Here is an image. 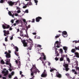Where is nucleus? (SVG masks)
<instances>
[{"mask_svg":"<svg viewBox=\"0 0 79 79\" xmlns=\"http://www.w3.org/2000/svg\"><path fill=\"white\" fill-rule=\"evenodd\" d=\"M69 65L67 64H65L63 65V66L64 67V68H63V70H65L66 71H68L69 70V68H68Z\"/></svg>","mask_w":79,"mask_h":79,"instance_id":"1","label":"nucleus"},{"mask_svg":"<svg viewBox=\"0 0 79 79\" xmlns=\"http://www.w3.org/2000/svg\"><path fill=\"white\" fill-rule=\"evenodd\" d=\"M3 69L4 70L2 71V74H4V76H6L8 74V71L6 70V72H5V71L6 70V69Z\"/></svg>","mask_w":79,"mask_h":79,"instance_id":"2","label":"nucleus"},{"mask_svg":"<svg viewBox=\"0 0 79 79\" xmlns=\"http://www.w3.org/2000/svg\"><path fill=\"white\" fill-rule=\"evenodd\" d=\"M61 40H60V42L57 41L56 42L55 44H54V45L55 46V45H56V44H57V46H56V47H57V48H60V44H61Z\"/></svg>","mask_w":79,"mask_h":79,"instance_id":"3","label":"nucleus"},{"mask_svg":"<svg viewBox=\"0 0 79 79\" xmlns=\"http://www.w3.org/2000/svg\"><path fill=\"white\" fill-rule=\"evenodd\" d=\"M15 53L16 56H19V54H18V52L19 51V50L18 49V48L17 47L15 46Z\"/></svg>","mask_w":79,"mask_h":79,"instance_id":"4","label":"nucleus"},{"mask_svg":"<svg viewBox=\"0 0 79 79\" xmlns=\"http://www.w3.org/2000/svg\"><path fill=\"white\" fill-rule=\"evenodd\" d=\"M23 45L24 47H26L27 46V43L26 42V40H22Z\"/></svg>","mask_w":79,"mask_h":79,"instance_id":"5","label":"nucleus"},{"mask_svg":"<svg viewBox=\"0 0 79 79\" xmlns=\"http://www.w3.org/2000/svg\"><path fill=\"white\" fill-rule=\"evenodd\" d=\"M3 32L4 33V36H6V35H8V34H10L9 33L10 31H6V30H4Z\"/></svg>","mask_w":79,"mask_h":79,"instance_id":"6","label":"nucleus"},{"mask_svg":"<svg viewBox=\"0 0 79 79\" xmlns=\"http://www.w3.org/2000/svg\"><path fill=\"white\" fill-rule=\"evenodd\" d=\"M47 73H45V72H44L41 75V77H47Z\"/></svg>","mask_w":79,"mask_h":79,"instance_id":"7","label":"nucleus"},{"mask_svg":"<svg viewBox=\"0 0 79 79\" xmlns=\"http://www.w3.org/2000/svg\"><path fill=\"white\" fill-rule=\"evenodd\" d=\"M42 18L40 17H36V22H39L40 21V19H42Z\"/></svg>","mask_w":79,"mask_h":79,"instance_id":"8","label":"nucleus"},{"mask_svg":"<svg viewBox=\"0 0 79 79\" xmlns=\"http://www.w3.org/2000/svg\"><path fill=\"white\" fill-rule=\"evenodd\" d=\"M7 3L10 6H12L13 5H15V3L12 2V1H8Z\"/></svg>","mask_w":79,"mask_h":79,"instance_id":"9","label":"nucleus"},{"mask_svg":"<svg viewBox=\"0 0 79 79\" xmlns=\"http://www.w3.org/2000/svg\"><path fill=\"white\" fill-rule=\"evenodd\" d=\"M62 35L64 37H66L67 36H64V35H67V32L66 31H64L62 32Z\"/></svg>","mask_w":79,"mask_h":79,"instance_id":"10","label":"nucleus"},{"mask_svg":"<svg viewBox=\"0 0 79 79\" xmlns=\"http://www.w3.org/2000/svg\"><path fill=\"white\" fill-rule=\"evenodd\" d=\"M63 49L64 50L65 53H67L66 51L68 50V47L64 46L63 47Z\"/></svg>","mask_w":79,"mask_h":79,"instance_id":"11","label":"nucleus"},{"mask_svg":"<svg viewBox=\"0 0 79 79\" xmlns=\"http://www.w3.org/2000/svg\"><path fill=\"white\" fill-rule=\"evenodd\" d=\"M6 56L7 58H11V55L10 53H8L6 55Z\"/></svg>","mask_w":79,"mask_h":79,"instance_id":"12","label":"nucleus"},{"mask_svg":"<svg viewBox=\"0 0 79 79\" xmlns=\"http://www.w3.org/2000/svg\"><path fill=\"white\" fill-rule=\"evenodd\" d=\"M8 14L9 15H10V16H11L13 18H14V16H15V15H12V14H11V11H9Z\"/></svg>","mask_w":79,"mask_h":79,"instance_id":"13","label":"nucleus"},{"mask_svg":"<svg viewBox=\"0 0 79 79\" xmlns=\"http://www.w3.org/2000/svg\"><path fill=\"white\" fill-rule=\"evenodd\" d=\"M75 55L76 56V57H77V58H79V53L77 52H75Z\"/></svg>","mask_w":79,"mask_h":79,"instance_id":"14","label":"nucleus"},{"mask_svg":"<svg viewBox=\"0 0 79 79\" xmlns=\"http://www.w3.org/2000/svg\"><path fill=\"white\" fill-rule=\"evenodd\" d=\"M55 52V54L56 55V56H59V55H60V54L58 53V51H56Z\"/></svg>","mask_w":79,"mask_h":79,"instance_id":"15","label":"nucleus"},{"mask_svg":"<svg viewBox=\"0 0 79 79\" xmlns=\"http://www.w3.org/2000/svg\"><path fill=\"white\" fill-rule=\"evenodd\" d=\"M1 64H5V62H4L3 60H1Z\"/></svg>","mask_w":79,"mask_h":79,"instance_id":"16","label":"nucleus"},{"mask_svg":"<svg viewBox=\"0 0 79 79\" xmlns=\"http://www.w3.org/2000/svg\"><path fill=\"white\" fill-rule=\"evenodd\" d=\"M10 59H7V60H6V64L8 65L9 64V62H10Z\"/></svg>","mask_w":79,"mask_h":79,"instance_id":"17","label":"nucleus"},{"mask_svg":"<svg viewBox=\"0 0 79 79\" xmlns=\"http://www.w3.org/2000/svg\"><path fill=\"white\" fill-rule=\"evenodd\" d=\"M20 35L21 37H23V31H20Z\"/></svg>","mask_w":79,"mask_h":79,"instance_id":"18","label":"nucleus"},{"mask_svg":"<svg viewBox=\"0 0 79 79\" xmlns=\"http://www.w3.org/2000/svg\"><path fill=\"white\" fill-rule=\"evenodd\" d=\"M6 25H2V27L4 29H6Z\"/></svg>","mask_w":79,"mask_h":79,"instance_id":"19","label":"nucleus"},{"mask_svg":"<svg viewBox=\"0 0 79 79\" xmlns=\"http://www.w3.org/2000/svg\"><path fill=\"white\" fill-rule=\"evenodd\" d=\"M57 77H59V78H60L61 77V74H59L57 75Z\"/></svg>","mask_w":79,"mask_h":79,"instance_id":"20","label":"nucleus"},{"mask_svg":"<svg viewBox=\"0 0 79 79\" xmlns=\"http://www.w3.org/2000/svg\"><path fill=\"white\" fill-rule=\"evenodd\" d=\"M72 53H74L76 52V50L75 49H72L71 51Z\"/></svg>","mask_w":79,"mask_h":79,"instance_id":"21","label":"nucleus"},{"mask_svg":"<svg viewBox=\"0 0 79 79\" xmlns=\"http://www.w3.org/2000/svg\"><path fill=\"white\" fill-rule=\"evenodd\" d=\"M66 60L67 61H68V63H70V62H71V61H70V59H69V58H67Z\"/></svg>","mask_w":79,"mask_h":79,"instance_id":"22","label":"nucleus"},{"mask_svg":"<svg viewBox=\"0 0 79 79\" xmlns=\"http://www.w3.org/2000/svg\"><path fill=\"white\" fill-rule=\"evenodd\" d=\"M73 43H74V42H75V43H76V44L77 43H79V40L78 41H76V40H75V41H73Z\"/></svg>","mask_w":79,"mask_h":79,"instance_id":"23","label":"nucleus"},{"mask_svg":"<svg viewBox=\"0 0 79 79\" xmlns=\"http://www.w3.org/2000/svg\"><path fill=\"white\" fill-rule=\"evenodd\" d=\"M60 61H63V60H64V58L62 57H61L60 59Z\"/></svg>","mask_w":79,"mask_h":79,"instance_id":"24","label":"nucleus"},{"mask_svg":"<svg viewBox=\"0 0 79 79\" xmlns=\"http://www.w3.org/2000/svg\"><path fill=\"white\" fill-rule=\"evenodd\" d=\"M75 49H76V50H79V46H78L77 47H76V46H75Z\"/></svg>","mask_w":79,"mask_h":79,"instance_id":"25","label":"nucleus"},{"mask_svg":"<svg viewBox=\"0 0 79 79\" xmlns=\"http://www.w3.org/2000/svg\"><path fill=\"white\" fill-rule=\"evenodd\" d=\"M8 77L10 79H11V77H12V75L11 74H9L8 75Z\"/></svg>","mask_w":79,"mask_h":79,"instance_id":"26","label":"nucleus"},{"mask_svg":"<svg viewBox=\"0 0 79 79\" xmlns=\"http://www.w3.org/2000/svg\"><path fill=\"white\" fill-rule=\"evenodd\" d=\"M4 1H5V0H1L0 1V3H4Z\"/></svg>","mask_w":79,"mask_h":79,"instance_id":"27","label":"nucleus"},{"mask_svg":"<svg viewBox=\"0 0 79 79\" xmlns=\"http://www.w3.org/2000/svg\"><path fill=\"white\" fill-rule=\"evenodd\" d=\"M60 53H61V54H62V53H63V49H62V48L60 49Z\"/></svg>","mask_w":79,"mask_h":79,"instance_id":"28","label":"nucleus"},{"mask_svg":"<svg viewBox=\"0 0 79 79\" xmlns=\"http://www.w3.org/2000/svg\"><path fill=\"white\" fill-rule=\"evenodd\" d=\"M21 9H19V10H17V13H21Z\"/></svg>","mask_w":79,"mask_h":79,"instance_id":"29","label":"nucleus"},{"mask_svg":"<svg viewBox=\"0 0 79 79\" xmlns=\"http://www.w3.org/2000/svg\"><path fill=\"white\" fill-rule=\"evenodd\" d=\"M35 2L36 3L35 5H37V3L38 2V1L37 0H34Z\"/></svg>","mask_w":79,"mask_h":79,"instance_id":"30","label":"nucleus"},{"mask_svg":"<svg viewBox=\"0 0 79 79\" xmlns=\"http://www.w3.org/2000/svg\"><path fill=\"white\" fill-rule=\"evenodd\" d=\"M6 29H8V28H9L10 27V25H6Z\"/></svg>","mask_w":79,"mask_h":79,"instance_id":"31","label":"nucleus"},{"mask_svg":"<svg viewBox=\"0 0 79 79\" xmlns=\"http://www.w3.org/2000/svg\"><path fill=\"white\" fill-rule=\"evenodd\" d=\"M31 27V25H28V27H27V29L30 28Z\"/></svg>","mask_w":79,"mask_h":79,"instance_id":"32","label":"nucleus"},{"mask_svg":"<svg viewBox=\"0 0 79 79\" xmlns=\"http://www.w3.org/2000/svg\"><path fill=\"white\" fill-rule=\"evenodd\" d=\"M75 68L77 70H78V71H79V67H75Z\"/></svg>","mask_w":79,"mask_h":79,"instance_id":"33","label":"nucleus"},{"mask_svg":"<svg viewBox=\"0 0 79 79\" xmlns=\"http://www.w3.org/2000/svg\"><path fill=\"white\" fill-rule=\"evenodd\" d=\"M36 71H35V73H37V72L39 71V70L37 69V68H36Z\"/></svg>","mask_w":79,"mask_h":79,"instance_id":"34","label":"nucleus"},{"mask_svg":"<svg viewBox=\"0 0 79 79\" xmlns=\"http://www.w3.org/2000/svg\"><path fill=\"white\" fill-rule=\"evenodd\" d=\"M14 74H15V73L14 72H12L11 73V75H12V76H13Z\"/></svg>","mask_w":79,"mask_h":79,"instance_id":"35","label":"nucleus"},{"mask_svg":"<svg viewBox=\"0 0 79 79\" xmlns=\"http://www.w3.org/2000/svg\"><path fill=\"white\" fill-rule=\"evenodd\" d=\"M65 75L67 76L68 77H69V74L68 73H66L65 74Z\"/></svg>","mask_w":79,"mask_h":79,"instance_id":"36","label":"nucleus"},{"mask_svg":"<svg viewBox=\"0 0 79 79\" xmlns=\"http://www.w3.org/2000/svg\"><path fill=\"white\" fill-rule=\"evenodd\" d=\"M59 37H60V36H58V35H57L56 36H55L56 39H57V38H59Z\"/></svg>","mask_w":79,"mask_h":79,"instance_id":"37","label":"nucleus"},{"mask_svg":"<svg viewBox=\"0 0 79 79\" xmlns=\"http://www.w3.org/2000/svg\"><path fill=\"white\" fill-rule=\"evenodd\" d=\"M5 41L6 42H7L8 41V38H5Z\"/></svg>","mask_w":79,"mask_h":79,"instance_id":"38","label":"nucleus"},{"mask_svg":"<svg viewBox=\"0 0 79 79\" xmlns=\"http://www.w3.org/2000/svg\"><path fill=\"white\" fill-rule=\"evenodd\" d=\"M11 22L12 23V24H13V23H14V20L13 19L11 20Z\"/></svg>","mask_w":79,"mask_h":79,"instance_id":"39","label":"nucleus"},{"mask_svg":"<svg viewBox=\"0 0 79 79\" xmlns=\"http://www.w3.org/2000/svg\"><path fill=\"white\" fill-rule=\"evenodd\" d=\"M42 55H41V56H45V54H44V53H42Z\"/></svg>","mask_w":79,"mask_h":79,"instance_id":"40","label":"nucleus"},{"mask_svg":"<svg viewBox=\"0 0 79 79\" xmlns=\"http://www.w3.org/2000/svg\"><path fill=\"white\" fill-rule=\"evenodd\" d=\"M32 2H31V1L29 2V5H32Z\"/></svg>","mask_w":79,"mask_h":79,"instance_id":"41","label":"nucleus"},{"mask_svg":"<svg viewBox=\"0 0 79 79\" xmlns=\"http://www.w3.org/2000/svg\"><path fill=\"white\" fill-rule=\"evenodd\" d=\"M54 70H54V69H51L50 70V72H53V71H54Z\"/></svg>","mask_w":79,"mask_h":79,"instance_id":"42","label":"nucleus"},{"mask_svg":"<svg viewBox=\"0 0 79 79\" xmlns=\"http://www.w3.org/2000/svg\"><path fill=\"white\" fill-rule=\"evenodd\" d=\"M55 60H56V61H58V58L57 57H56L55 58Z\"/></svg>","mask_w":79,"mask_h":79,"instance_id":"43","label":"nucleus"},{"mask_svg":"<svg viewBox=\"0 0 79 79\" xmlns=\"http://www.w3.org/2000/svg\"><path fill=\"white\" fill-rule=\"evenodd\" d=\"M44 57H43V59L44 60H46V57L45 56H43Z\"/></svg>","mask_w":79,"mask_h":79,"instance_id":"44","label":"nucleus"},{"mask_svg":"<svg viewBox=\"0 0 79 79\" xmlns=\"http://www.w3.org/2000/svg\"><path fill=\"white\" fill-rule=\"evenodd\" d=\"M71 71H72V73H74L75 72V69H72V70Z\"/></svg>","mask_w":79,"mask_h":79,"instance_id":"45","label":"nucleus"},{"mask_svg":"<svg viewBox=\"0 0 79 79\" xmlns=\"http://www.w3.org/2000/svg\"><path fill=\"white\" fill-rule=\"evenodd\" d=\"M32 21H31L32 23H34L35 22V19H32Z\"/></svg>","mask_w":79,"mask_h":79,"instance_id":"46","label":"nucleus"},{"mask_svg":"<svg viewBox=\"0 0 79 79\" xmlns=\"http://www.w3.org/2000/svg\"><path fill=\"white\" fill-rule=\"evenodd\" d=\"M27 7V6H26V5L25 6H23V8H26Z\"/></svg>","mask_w":79,"mask_h":79,"instance_id":"47","label":"nucleus"},{"mask_svg":"<svg viewBox=\"0 0 79 79\" xmlns=\"http://www.w3.org/2000/svg\"><path fill=\"white\" fill-rule=\"evenodd\" d=\"M19 20H17L16 21L15 23H19Z\"/></svg>","mask_w":79,"mask_h":79,"instance_id":"48","label":"nucleus"},{"mask_svg":"<svg viewBox=\"0 0 79 79\" xmlns=\"http://www.w3.org/2000/svg\"><path fill=\"white\" fill-rule=\"evenodd\" d=\"M19 60H20V59H19L18 60V61H19V64H21V61H20Z\"/></svg>","mask_w":79,"mask_h":79,"instance_id":"49","label":"nucleus"},{"mask_svg":"<svg viewBox=\"0 0 79 79\" xmlns=\"http://www.w3.org/2000/svg\"><path fill=\"white\" fill-rule=\"evenodd\" d=\"M25 12L26 13H28L29 12V11H28V10H25Z\"/></svg>","mask_w":79,"mask_h":79,"instance_id":"50","label":"nucleus"},{"mask_svg":"<svg viewBox=\"0 0 79 79\" xmlns=\"http://www.w3.org/2000/svg\"><path fill=\"white\" fill-rule=\"evenodd\" d=\"M42 47V46H41V45H37V47Z\"/></svg>","mask_w":79,"mask_h":79,"instance_id":"51","label":"nucleus"},{"mask_svg":"<svg viewBox=\"0 0 79 79\" xmlns=\"http://www.w3.org/2000/svg\"><path fill=\"white\" fill-rule=\"evenodd\" d=\"M23 21L24 22V23H27V22H26V19H23Z\"/></svg>","mask_w":79,"mask_h":79,"instance_id":"52","label":"nucleus"},{"mask_svg":"<svg viewBox=\"0 0 79 79\" xmlns=\"http://www.w3.org/2000/svg\"><path fill=\"white\" fill-rule=\"evenodd\" d=\"M31 76H34V73H33V72H32L31 73Z\"/></svg>","mask_w":79,"mask_h":79,"instance_id":"53","label":"nucleus"},{"mask_svg":"<svg viewBox=\"0 0 79 79\" xmlns=\"http://www.w3.org/2000/svg\"><path fill=\"white\" fill-rule=\"evenodd\" d=\"M14 15L15 16H18V14L16 13Z\"/></svg>","mask_w":79,"mask_h":79,"instance_id":"54","label":"nucleus"},{"mask_svg":"<svg viewBox=\"0 0 79 79\" xmlns=\"http://www.w3.org/2000/svg\"><path fill=\"white\" fill-rule=\"evenodd\" d=\"M17 32H19V28L17 29Z\"/></svg>","mask_w":79,"mask_h":79,"instance_id":"55","label":"nucleus"},{"mask_svg":"<svg viewBox=\"0 0 79 79\" xmlns=\"http://www.w3.org/2000/svg\"><path fill=\"white\" fill-rule=\"evenodd\" d=\"M57 50H58V49L56 48L55 49V52H56V51H57Z\"/></svg>","mask_w":79,"mask_h":79,"instance_id":"56","label":"nucleus"},{"mask_svg":"<svg viewBox=\"0 0 79 79\" xmlns=\"http://www.w3.org/2000/svg\"><path fill=\"white\" fill-rule=\"evenodd\" d=\"M74 74H77V72H76V71H75V72H74Z\"/></svg>","mask_w":79,"mask_h":79,"instance_id":"57","label":"nucleus"},{"mask_svg":"<svg viewBox=\"0 0 79 79\" xmlns=\"http://www.w3.org/2000/svg\"><path fill=\"white\" fill-rule=\"evenodd\" d=\"M12 29H13V28H11V27H10V28L9 29V30H10V31H11L12 30Z\"/></svg>","mask_w":79,"mask_h":79,"instance_id":"58","label":"nucleus"},{"mask_svg":"<svg viewBox=\"0 0 79 79\" xmlns=\"http://www.w3.org/2000/svg\"><path fill=\"white\" fill-rule=\"evenodd\" d=\"M15 62L16 63V64H18V61L17 60H16Z\"/></svg>","mask_w":79,"mask_h":79,"instance_id":"59","label":"nucleus"},{"mask_svg":"<svg viewBox=\"0 0 79 79\" xmlns=\"http://www.w3.org/2000/svg\"><path fill=\"white\" fill-rule=\"evenodd\" d=\"M9 70L10 71H12V69H9Z\"/></svg>","mask_w":79,"mask_h":79,"instance_id":"60","label":"nucleus"},{"mask_svg":"<svg viewBox=\"0 0 79 79\" xmlns=\"http://www.w3.org/2000/svg\"><path fill=\"white\" fill-rule=\"evenodd\" d=\"M10 40H13V36H12L10 38Z\"/></svg>","mask_w":79,"mask_h":79,"instance_id":"61","label":"nucleus"},{"mask_svg":"<svg viewBox=\"0 0 79 79\" xmlns=\"http://www.w3.org/2000/svg\"><path fill=\"white\" fill-rule=\"evenodd\" d=\"M14 79H18V77H15Z\"/></svg>","mask_w":79,"mask_h":79,"instance_id":"62","label":"nucleus"},{"mask_svg":"<svg viewBox=\"0 0 79 79\" xmlns=\"http://www.w3.org/2000/svg\"><path fill=\"white\" fill-rule=\"evenodd\" d=\"M32 34H33V35H35L36 34V32L33 33Z\"/></svg>","mask_w":79,"mask_h":79,"instance_id":"63","label":"nucleus"},{"mask_svg":"<svg viewBox=\"0 0 79 79\" xmlns=\"http://www.w3.org/2000/svg\"><path fill=\"white\" fill-rule=\"evenodd\" d=\"M2 79H6V77H2Z\"/></svg>","mask_w":79,"mask_h":79,"instance_id":"64","label":"nucleus"}]
</instances>
